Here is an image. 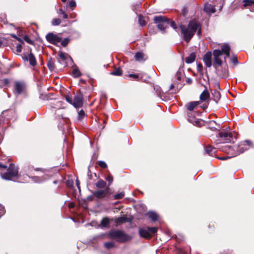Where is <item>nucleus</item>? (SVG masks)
Listing matches in <instances>:
<instances>
[{"mask_svg": "<svg viewBox=\"0 0 254 254\" xmlns=\"http://www.w3.org/2000/svg\"><path fill=\"white\" fill-rule=\"evenodd\" d=\"M180 27L184 39L187 43L192 38L196 31L198 36L201 34L200 25L196 20H190L187 25H180Z\"/></svg>", "mask_w": 254, "mask_h": 254, "instance_id": "f257e3e1", "label": "nucleus"}, {"mask_svg": "<svg viewBox=\"0 0 254 254\" xmlns=\"http://www.w3.org/2000/svg\"><path fill=\"white\" fill-rule=\"evenodd\" d=\"M252 146V142L248 140H246L240 143L237 148V152H234V149L229 145H225L224 147L223 151H226L227 153H231L232 156H235L243 153L245 150L249 149Z\"/></svg>", "mask_w": 254, "mask_h": 254, "instance_id": "f03ea898", "label": "nucleus"}, {"mask_svg": "<svg viewBox=\"0 0 254 254\" xmlns=\"http://www.w3.org/2000/svg\"><path fill=\"white\" fill-rule=\"evenodd\" d=\"M18 171L16 166L10 164L5 173H1V177L3 179L13 180V178L18 176Z\"/></svg>", "mask_w": 254, "mask_h": 254, "instance_id": "7ed1b4c3", "label": "nucleus"}, {"mask_svg": "<svg viewBox=\"0 0 254 254\" xmlns=\"http://www.w3.org/2000/svg\"><path fill=\"white\" fill-rule=\"evenodd\" d=\"M154 21L157 24L158 29L163 32L169 25V19H167L163 16H155Z\"/></svg>", "mask_w": 254, "mask_h": 254, "instance_id": "20e7f679", "label": "nucleus"}, {"mask_svg": "<svg viewBox=\"0 0 254 254\" xmlns=\"http://www.w3.org/2000/svg\"><path fill=\"white\" fill-rule=\"evenodd\" d=\"M109 235L111 238L117 239L120 242H126L130 239L129 236L126 235L124 232L119 230L112 231L110 232Z\"/></svg>", "mask_w": 254, "mask_h": 254, "instance_id": "39448f33", "label": "nucleus"}, {"mask_svg": "<svg viewBox=\"0 0 254 254\" xmlns=\"http://www.w3.org/2000/svg\"><path fill=\"white\" fill-rule=\"evenodd\" d=\"M157 231V228L156 227H144L139 229V234L140 236L145 238H150L153 234Z\"/></svg>", "mask_w": 254, "mask_h": 254, "instance_id": "423d86ee", "label": "nucleus"}, {"mask_svg": "<svg viewBox=\"0 0 254 254\" xmlns=\"http://www.w3.org/2000/svg\"><path fill=\"white\" fill-rule=\"evenodd\" d=\"M213 56L214 57L213 66L216 69L217 66H221L222 64V61L220 57L222 56V53L219 50L216 49L213 52Z\"/></svg>", "mask_w": 254, "mask_h": 254, "instance_id": "0eeeda50", "label": "nucleus"}, {"mask_svg": "<svg viewBox=\"0 0 254 254\" xmlns=\"http://www.w3.org/2000/svg\"><path fill=\"white\" fill-rule=\"evenodd\" d=\"M112 193L110 191L109 187H107L105 190H98L93 192V194L97 198L101 199L105 197L107 195L111 194Z\"/></svg>", "mask_w": 254, "mask_h": 254, "instance_id": "6e6552de", "label": "nucleus"}, {"mask_svg": "<svg viewBox=\"0 0 254 254\" xmlns=\"http://www.w3.org/2000/svg\"><path fill=\"white\" fill-rule=\"evenodd\" d=\"M25 88V85L24 83L16 81L14 83L13 93L15 95H18L24 91Z\"/></svg>", "mask_w": 254, "mask_h": 254, "instance_id": "1a4fd4ad", "label": "nucleus"}, {"mask_svg": "<svg viewBox=\"0 0 254 254\" xmlns=\"http://www.w3.org/2000/svg\"><path fill=\"white\" fill-rule=\"evenodd\" d=\"M47 40L54 45H57L62 41V38L58 35L54 34L53 33H49L46 35Z\"/></svg>", "mask_w": 254, "mask_h": 254, "instance_id": "9d476101", "label": "nucleus"}, {"mask_svg": "<svg viewBox=\"0 0 254 254\" xmlns=\"http://www.w3.org/2000/svg\"><path fill=\"white\" fill-rule=\"evenodd\" d=\"M22 58L24 61H29L31 65L34 66L37 64L35 56L32 53L28 54L23 53Z\"/></svg>", "mask_w": 254, "mask_h": 254, "instance_id": "9b49d317", "label": "nucleus"}, {"mask_svg": "<svg viewBox=\"0 0 254 254\" xmlns=\"http://www.w3.org/2000/svg\"><path fill=\"white\" fill-rule=\"evenodd\" d=\"M73 105L76 108L81 107L83 105V96L81 94L76 95L74 97Z\"/></svg>", "mask_w": 254, "mask_h": 254, "instance_id": "f8f14e48", "label": "nucleus"}, {"mask_svg": "<svg viewBox=\"0 0 254 254\" xmlns=\"http://www.w3.org/2000/svg\"><path fill=\"white\" fill-rule=\"evenodd\" d=\"M219 136L222 138L224 142H229L231 141L232 134L227 131H221L219 133Z\"/></svg>", "mask_w": 254, "mask_h": 254, "instance_id": "ddd939ff", "label": "nucleus"}, {"mask_svg": "<svg viewBox=\"0 0 254 254\" xmlns=\"http://www.w3.org/2000/svg\"><path fill=\"white\" fill-rule=\"evenodd\" d=\"M212 54L210 52H207L203 58V61L207 67H210L212 65L211 61Z\"/></svg>", "mask_w": 254, "mask_h": 254, "instance_id": "4468645a", "label": "nucleus"}, {"mask_svg": "<svg viewBox=\"0 0 254 254\" xmlns=\"http://www.w3.org/2000/svg\"><path fill=\"white\" fill-rule=\"evenodd\" d=\"M204 10L206 12L210 14L213 13L215 12V9L214 6L209 3H206L204 5Z\"/></svg>", "mask_w": 254, "mask_h": 254, "instance_id": "2eb2a0df", "label": "nucleus"}, {"mask_svg": "<svg viewBox=\"0 0 254 254\" xmlns=\"http://www.w3.org/2000/svg\"><path fill=\"white\" fill-rule=\"evenodd\" d=\"M199 104V101L190 102L186 105V107L188 110L191 111L195 108V107L197 106Z\"/></svg>", "mask_w": 254, "mask_h": 254, "instance_id": "dca6fc26", "label": "nucleus"}, {"mask_svg": "<svg viewBox=\"0 0 254 254\" xmlns=\"http://www.w3.org/2000/svg\"><path fill=\"white\" fill-rule=\"evenodd\" d=\"M210 97L209 93L207 89L204 90L200 94L199 98L201 101H205Z\"/></svg>", "mask_w": 254, "mask_h": 254, "instance_id": "f3484780", "label": "nucleus"}, {"mask_svg": "<svg viewBox=\"0 0 254 254\" xmlns=\"http://www.w3.org/2000/svg\"><path fill=\"white\" fill-rule=\"evenodd\" d=\"M196 58V55L194 53H191L188 57L185 59V62L187 64H191L193 63Z\"/></svg>", "mask_w": 254, "mask_h": 254, "instance_id": "a211bd4d", "label": "nucleus"}, {"mask_svg": "<svg viewBox=\"0 0 254 254\" xmlns=\"http://www.w3.org/2000/svg\"><path fill=\"white\" fill-rule=\"evenodd\" d=\"M243 6L246 7L248 8V6H251V8H254V1L252 0H243Z\"/></svg>", "mask_w": 254, "mask_h": 254, "instance_id": "6ab92c4d", "label": "nucleus"}, {"mask_svg": "<svg viewBox=\"0 0 254 254\" xmlns=\"http://www.w3.org/2000/svg\"><path fill=\"white\" fill-rule=\"evenodd\" d=\"M212 94L214 101L217 103L221 97L220 93L218 91L215 90L212 93Z\"/></svg>", "mask_w": 254, "mask_h": 254, "instance_id": "aec40b11", "label": "nucleus"}, {"mask_svg": "<svg viewBox=\"0 0 254 254\" xmlns=\"http://www.w3.org/2000/svg\"><path fill=\"white\" fill-rule=\"evenodd\" d=\"M216 151V148L211 146H209L206 147L205 152L209 155L212 156L213 153Z\"/></svg>", "mask_w": 254, "mask_h": 254, "instance_id": "412c9836", "label": "nucleus"}, {"mask_svg": "<svg viewBox=\"0 0 254 254\" xmlns=\"http://www.w3.org/2000/svg\"><path fill=\"white\" fill-rule=\"evenodd\" d=\"M106 184H107L106 182L101 179H100L96 183V186L98 188L103 189L105 188Z\"/></svg>", "mask_w": 254, "mask_h": 254, "instance_id": "4be33fe9", "label": "nucleus"}, {"mask_svg": "<svg viewBox=\"0 0 254 254\" xmlns=\"http://www.w3.org/2000/svg\"><path fill=\"white\" fill-rule=\"evenodd\" d=\"M219 50L222 55L224 53L230 51V47L228 44H225L221 46V49Z\"/></svg>", "mask_w": 254, "mask_h": 254, "instance_id": "5701e85b", "label": "nucleus"}, {"mask_svg": "<svg viewBox=\"0 0 254 254\" xmlns=\"http://www.w3.org/2000/svg\"><path fill=\"white\" fill-rule=\"evenodd\" d=\"M32 181L36 183H41L45 180V179L42 177L33 176L31 177Z\"/></svg>", "mask_w": 254, "mask_h": 254, "instance_id": "b1692460", "label": "nucleus"}, {"mask_svg": "<svg viewBox=\"0 0 254 254\" xmlns=\"http://www.w3.org/2000/svg\"><path fill=\"white\" fill-rule=\"evenodd\" d=\"M188 121L190 123H192L193 125L195 126L198 125V124L199 123V121L198 120H196L195 118L193 117H191V116L190 115H188Z\"/></svg>", "mask_w": 254, "mask_h": 254, "instance_id": "393cba45", "label": "nucleus"}, {"mask_svg": "<svg viewBox=\"0 0 254 254\" xmlns=\"http://www.w3.org/2000/svg\"><path fill=\"white\" fill-rule=\"evenodd\" d=\"M110 223V220L108 218L105 217L102 219L100 225L102 227H106Z\"/></svg>", "mask_w": 254, "mask_h": 254, "instance_id": "a878e982", "label": "nucleus"}, {"mask_svg": "<svg viewBox=\"0 0 254 254\" xmlns=\"http://www.w3.org/2000/svg\"><path fill=\"white\" fill-rule=\"evenodd\" d=\"M143 56V54L141 52H137L135 54L134 58L136 61L138 62H141L144 61Z\"/></svg>", "mask_w": 254, "mask_h": 254, "instance_id": "bb28decb", "label": "nucleus"}, {"mask_svg": "<svg viewBox=\"0 0 254 254\" xmlns=\"http://www.w3.org/2000/svg\"><path fill=\"white\" fill-rule=\"evenodd\" d=\"M148 215L153 221H156L158 218V215L154 212H149L148 213Z\"/></svg>", "mask_w": 254, "mask_h": 254, "instance_id": "cd10ccee", "label": "nucleus"}, {"mask_svg": "<svg viewBox=\"0 0 254 254\" xmlns=\"http://www.w3.org/2000/svg\"><path fill=\"white\" fill-rule=\"evenodd\" d=\"M123 73L122 70L120 67L116 68L114 71L110 73V74L115 76H121Z\"/></svg>", "mask_w": 254, "mask_h": 254, "instance_id": "c85d7f7f", "label": "nucleus"}, {"mask_svg": "<svg viewBox=\"0 0 254 254\" xmlns=\"http://www.w3.org/2000/svg\"><path fill=\"white\" fill-rule=\"evenodd\" d=\"M59 59H58V61L59 63H61V62L64 61L66 58V54H65L64 52H60V53L58 55Z\"/></svg>", "mask_w": 254, "mask_h": 254, "instance_id": "c756f323", "label": "nucleus"}, {"mask_svg": "<svg viewBox=\"0 0 254 254\" xmlns=\"http://www.w3.org/2000/svg\"><path fill=\"white\" fill-rule=\"evenodd\" d=\"M127 217L126 216L120 217L116 219V222L117 224H122L126 222L127 221Z\"/></svg>", "mask_w": 254, "mask_h": 254, "instance_id": "7c9ffc66", "label": "nucleus"}, {"mask_svg": "<svg viewBox=\"0 0 254 254\" xmlns=\"http://www.w3.org/2000/svg\"><path fill=\"white\" fill-rule=\"evenodd\" d=\"M72 75L74 77H78L81 75V72L77 68H75L72 70Z\"/></svg>", "mask_w": 254, "mask_h": 254, "instance_id": "2f4dec72", "label": "nucleus"}, {"mask_svg": "<svg viewBox=\"0 0 254 254\" xmlns=\"http://www.w3.org/2000/svg\"><path fill=\"white\" fill-rule=\"evenodd\" d=\"M125 196V193L124 192H121L118 193L114 195V198L115 199H120L123 198Z\"/></svg>", "mask_w": 254, "mask_h": 254, "instance_id": "473e14b6", "label": "nucleus"}, {"mask_svg": "<svg viewBox=\"0 0 254 254\" xmlns=\"http://www.w3.org/2000/svg\"><path fill=\"white\" fill-rule=\"evenodd\" d=\"M216 123L214 121H210L209 122V128L212 130H214L216 129V128L214 126V125H216Z\"/></svg>", "mask_w": 254, "mask_h": 254, "instance_id": "72a5a7b5", "label": "nucleus"}, {"mask_svg": "<svg viewBox=\"0 0 254 254\" xmlns=\"http://www.w3.org/2000/svg\"><path fill=\"white\" fill-rule=\"evenodd\" d=\"M105 247L107 249H110L114 247V244L112 242H107L104 244Z\"/></svg>", "mask_w": 254, "mask_h": 254, "instance_id": "f704fd0d", "label": "nucleus"}, {"mask_svg": "<svg viewBox=\"0 0 254 254\" xmlns=\"http://www.w3.org/2000/svg\"><path fill=\"white\" fill-rule=\"evenodd\" d=\"M61 22V20L59 18H55L52 21V24L53 25H58Z\"/></svg>", "mask_w": 254, "mask_h": 254, "instance_id": "c9c22d12", "label": "nucleus"}, {"mask_svg": "<svg viewBox=\"0 0 254 254\" xmlns=\"http://www.w3.org/2000/svg\"><path fill=\"white\" fill-rule=\"evenodd\" d=\"M138 22L139 24L141 26H143L146 24V22L144 19H142V17L141 15H139L138 16Z\"/></svg>", "mask_w": 254, "mask_h": 254, "instance_id": "e433bc0d", "label": "nucleus"}, {"mask_svg": "<svg viewBox=\"0 0 254 254\" xmlns=\"http://www.w3.org/2000/svg\"><path fill=\"white\" fill-rule=\"evenodd\" d=\"M106 180L108 182V187L111 185L113 181V177L109 175L106 178Z\"/></svg>", "mask_w": 254, "mask_h": 254, "instance_id": "4c0bfd02", "label": "nucleus"}, {"mask_svg": "<svg viewBox=\"0 0 254 254\" xmlns=\"http://www.w3.org/2000/svg\"><path fill=\"white\" fill-rule=\"evenodd\" d=\"M61 45L63 47H66L69 42V39L67 38H64L63 40L61 41Z\"/></svg>", "mask_w": 254, "mask_h": 254, "instance_id": "58836bf2", "label": "nucleus"}, {"mask_svg": "<svg viewBox=\"0 0 254 254\" xmlns=\"http://www.w3.org/2000/svg\"><path fill=\"white\" fill-rule=\"evenodd\" d=\"M99 166L102 168H106L107 167V165L105 162L103 161H100L98 163Z\"/></svg>", "mask_w": 254, "mask_h": 254, "instance_id": "ea45409f", "label": "nucleus"}, {"mask_svg": "<svg viewBox=\"0 0 254 254\" xmlns=\"http://www.w3.org/2000/svg\"><path fill=\"white\" fill-rule=\"evenodd\" d=\"M66 186L69 188H72L73 186V181L72 180H68L65 182Z\"/></svg>", "mask_w": 254, "mask_h": 254, "instance_id": "a19ab883", "label": "nucleus"}, {"mask_svg": "<svg viewBox=\"0 0 254 254\" xmlns=\"http://www.w3.org/2000/svg\"><path fill=\"white\" fill-rule=\"evenodd\" d=\"M169 25H170L174 29L177 31L178 27L174 21H170L169 20Z\"/></svg>", "mask_w": 254, "mask_h": 254, "instance_id": "79ce46f5", "label": "nucleus"}, {"mask_svg": "<svg viewBox=\"0 0 254 254\" xmlns=\"http://www.w3.org/2000/svg\"><path fill=\"white\" fill-rule=\"evenodd\" d=\"M68 5L70 7L73 8L75 7L76 3H75V1L71 0V1H69Z\"/></svg>", "mask_w": 254, "mask_h": 254, "instance_id": "37998d69", "label": "nucleus"}, {"mask_svg": "<svg viewBox=\"0 0 254 254\" xmlns=\"http://www.w3.org/2000/svg\"><path fill=\"white\" fill-rule=\"evenodd\" d=\"M231 62L235 64H237L238 63V61L236 56H234L232 58Z\"/></svg>", "mask_w": 254, "mask_h": 254, "instance_id": "c03bdc74", "label": "nucleus"}, {"mask_svg": "<svg viewBox=\"0 0 254 254\" xmlns=\"http://www.w3.org/2000/svg\"><path fill=\"white\" fill-rule=\"evenodd\" d=\"M22 47L21 44H18L16 47V51L17 53H20L22 51Z\"/></svg>", "mask_w": 254, "mask_h": 254, "instance_id": "a18cd8bd", "label": "nucleus"}, {"mask_svg": "<svg viewBox=\"0 0 254 254\" xmlns=\"http://www.w3.org/2000/svg\"><path fill=\"white\" fill-rule=\"evenodd\" d=\"M85 113L83 110H80L78 112V116L79 119H80L83 118V117L84 116Z\"/></svg>", "mask_w": 254, "mask_h": 254, "instance_id": "49530a36", "label": "nucleus"}, {"mask_svg": "<svg viewBox=\"0 0 254 254\" xmlns=\"http://www.w3.org/2000/svg\"><path fill=\"white\" fill-rule=\"evenodd\" d=\"M24 39L29 44H32L33 43V41L28 36H25Z\"/></svg>", "mask_w": 254, "mask_h": 254, "instance_id": "de8ad7c7", "label": "nucleus"}, {"mask_svg": "<svg viewBox=\"0 0 254 254\" xmlns=\"http://www.w3.org/2000/svg\"><path fill=\"white\" fill-rule=\"evenodd\" d=\"M65 99L66 101H67L68 103L73 105V100H72L71 97H70L69 96H66L65 97Z\"/></svg>", "mask_w": 254, "mask_h": 254, "instance_id": "09e8293b", "label": "nucleus"}, {"mask_svg": "<svg viewBox=\"0 0 254 254\" xmlns=\"http://www.w3.org/2000/svg\"><path fill=\"white\" fill-rule=\"evenodd\" d=\"M2 83L4 85H7L9 83V80L7 78H4L1 80Z\"/></svg>", "mask_w": 254, "mask_h": 254, "instance_id": "8fccbe9b", "label": "nucleus"}, {"mask_svg": "<svg viewBox=\"0 0 254 254\" xmlns=\"http://www.w3.org/2000/svg\"><path fill=\"white\" fill-rule=\"evenodd\" d=\"M197 70L199 72H200L202 70V65L201 64H199L197 65Z\"/></svg>", "mask_w": 254, "mask_h": 254, "instance_id": "3c124183", "label": "nucleus"}, {"mask_svg": "<svg viewBox=\"0 0 254 254\" xmlns=\"http://www.w3.org/2000/svg\"><path fill=\"white\" fill-rule=\"evenodd\" d=\"M187 12H188V10H187V8L183 7V8L182 9V13H183V15L185 16L186 14L187 13Z\"/></svg>", "mask_w": 254, "mask_h": 254, "instance_id": "603ef678", "label": "nucleus"}, {"mask_svg": "<svg viewBox=\"0 0 254 254\" xmlns=\"http://www.w3.org/2000/svg\"><path fill=\"white\" fill-rule=\"evenodd\" d=\"M129 77H133L134 79H137L138 78V75L137 74H130L129 75Z\"/></svg>", "mask_w": 254, "mask_h": 254, "instance_id": "864d4df0", "label": "nucleus"}, {"mask_svg": "<svg viewBox=\"0 0 254 254\" xmlns=\"http://www.w3.org/2000/svg\"><path fill=\"white\" fill-rule=\"evenodd\" d=\"M76 186H77L79 190L80 191V186H79L80 183H79V181L78 179H76Z\"/></svg>", "mask_w": 254, "mask_h": 254, "instance_id": "5fc2aeb1", "label": "nucleus"}, {"mask_svg": "<svg viewBox=\"0 0 254 254\" xmlns=\"http://www.w3.org/2000/svg\"><path fill=\"white\" fill-rule=\"evenodd\" d=\"M232 156H229V157H218V158L220 160H224L228 158H231Z\"/></svg>", "mask_w": 254, "mask_h": 254, "instance_id": "6e6d98bb", "label": "nucleus"}, {"mask_svg": "<svg viewBox=\"0 0 254 254\" xmlns=\"http://www.w3.org/2000/svg\"><path fill=\"white\" fill-rule=\"evenodd\" d=\"M186 82L188 84H191L192 83V79L190 78H188L187 79Z\"/></svg>", "mask_w": 254, "mask_h": 254, "instance_id": "4d7b16f0", "label": "nucleus"}, {"mask_svg": "<svg viewBox=\"0 0 254 254\" xmlns=\"http://www.w3.org/2000/svg\"><path fill=\"white\" fill-rule=\"evenodd\" d=\"M26 172H30L32 171V167L30 166H28L27 168H26Z\"/></svg>", "mask_w": 254, "mask_h": 254, "instance_id": "13d9d810", "label": "nucleus"}, {"mask_svg": "<svg viewBox=\"0 0 254 254\" xmlns=\"http://www.w3.org/2000/svg\"><path fill=\"white\" fill-rule=\"evenodd\" d=\"M62 14L63 15V18L64 19H67L68 18L67 15L65 12H64Z\"/></svg>", "mask_w": 254, "mask_h": 254, "instance_id": "bf43d9fd", "label": "nucleus"}, {"mask_svg": "<svg viewBox=\"0 0 254 254\" xmlns=\"http://www.w3.org/2000/svg\"><path fill=\"white\" fill-rule=\"evenodd\" d=\"M34 170L35 171H41L42 172H44V170L42 169V168H36L35 169H34Z\"/></svg>", "mask_w": 254, "mask_h": 254, "instance_id": "052dcab7", "label": "nucleus"}, {"mask_svg": "<svg viewBox=\"0 0 254 254\" xmlns=\"http://www.w3.org/2000/svg\"><path fill=\"white\" fill-rule=\"evenodd\" d=\"M223 54H225L226 57H229L230 53V52H227L226 53H224Z\"/></svg>", "mask_w": 254, "mask_h": 254, "instance_id": "680f3d73", "label": "nucleus"}, {"mask_svg": "<svg viewBox=\"0 0 254 254\" xmlns=\"http://www.w3.org/2000/svg\"><path fill=\"white\" fill-rule=\"evenodd\" d=\"M0 168H4V169H6L7 168V166H5V165H2V164L0 163Z\"/></svg>", "mask_w": 254, "mask_h": 254, "instance_id": "e2e57ef3", "label": "nucleus"}, {"mask_svg": "<svg viewBox=\"0 0 254 254\" xmlns=\"http://www.w3.org/2000/svg\"><path fill=\"white\" fill-rule=\"evenodd\" d=\"M177 79L178 80H181V75H179V74H178V73L177 74Z\"/></svg>", "mask_w": 254, "mask_h": 254, "instance_id": "0e129e2a", "label": "nucleus"}, {"mask_svg": "<svg viewBox=\"0 0 254 254\" xmlns=\"http://www.w3.org/2000/svg\"><path fill=\"white\" fill-rule=\"evenodd\" d=\"M64 10H63V9H59V12H58V13H59V14H63V13H64Z\"/></svg>", "mask_w": 254, "mask_h": 254, "instance_id": "69168bd1", "label": "nucleus"}, {"mask_svg": "<svg viewBox=\"0 0 254 254\" xmlns=\"http://www.w3.org/2000/svg\"><path fill=\"white\" fill-rule=\"evenodd\" d=\"M174 88V86L173 84L170 85V90H172Z\"/></svg>", "mask_w": 254, "mask_h": 254, "instance_id": "338daca9", "label": "nucleus"}, {"mask_svg": "<svg viewBox=\"0 0 254 254\" xmlns=\"http://www.w3.org/2000/svg\"><path fill=\"white\" fill-rule=\"evenodd\" d=\"M74 206V204H72V203H70L69 204V207L71 208V207H73Z\"/></svg>", "mask_w": 254, "mask_h": 254, "instance_id": "774afa93", "label": "nucleus"}]
</instances>
